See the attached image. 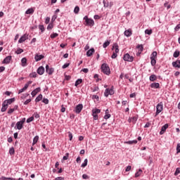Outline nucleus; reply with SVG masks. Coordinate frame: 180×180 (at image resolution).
<instances>
[{
	"label": "nucleus",
	"instance_id": "obj_30",
	"mask_svg": "<svg viewBox=\"0 0 180 180\" xmlns=\"http://www.w3.org/2000/svg\"><path fill=\"white\" fill-rule=\"evenodd\" d=\"M82 84V79H78L75 84V86H78L79 84Z\"/></svg>",
	"mask_w": 180,
	"mask_h": 180
},
{
	"label": "nucleus",
	"instance_id": "obj_41",
	"mask_svg": "<svg viewBox=\"0 0 180 180\" xmlns=\"http://www.w3.org/2000/svg\"><path fill=\"white\" fill-rule=\"evenodd\" d=\"M33 120H34V117H29L27 120V123H30L32 122H33Z\"/></svg>",
	"mask_w": 180,
	"mask_h": 180
},
{
	"label": "nucleus",
	"instance_id": "obj_1",
	"mask_svg": "<svg viewBox=\"0 0 180 180\" xmlns=\"http://www.w3.org/2000/svg\"><path fill=\"white\" fill-rule=\"evenodd\" d=\"M101 71L103 74H105V75H109L110 74V68H109L108 64L103 63L101 65Z\"/></svg>",
	"mask_w": 180,
	"mask_h": 180
},
{
	"label": "nucleus",
	"instance_id": "obj_14",
	"mask_svg": "<svg viewBox=\"0 0 180 180\" xmlns=\"http://www.w3.org/2000/svg\"><path fill=\"white\" fill-rule=\"evenodd\" d=\"M172 66L174 68H180V60H176L174 62H172Z\"/></svg>",
	"mask_w": 180,
	"mask_h": 180
},
{
	"label": "nucleus",
	"instance_id": "obj_22",
	"mask_svg": "<svg viewBox=\"0 0 180 180\" xmlns=\"http://www.w3.org/2000/svg\"><path fill=\"white\" fill-rule=\"evenodd\" d=\"M150 81H151V82H154V81H157L158 77L157 75H151L149 77Z\"/></svg>",
	"mask_w": 180,
	"mask_h": 180
},
{
	"label": "nucleus",
	"instance_id": "obj_49",
	"mask_svg": "<svg viewBox=\"0 0 180 180\" xmlns=\"http://www.w3.org/2000/svg\"><path fill=\"white\" fill-rule=\"evenodd\" d=\"M30 102H32V99L29 98L24 102V105H29V103H30Z\"/></svg>",
	"mask_w": 180,
	"mask_h": 180
},
{
	"label": "nucleus",
	"instance_id": "obj_40",
	"mask_svg": "<svg viewBox=\"0 0 180 180\" xmlns=\"http://www.w3.org/2000/svg\"><path fill=\"white\" fill-rule=\"evenodd\" d=\"M70 157V153H66L65 156H63V161H67V160Z\"/></svg>",
	"mask_w": 180,
	"mask_h": 180
},
{
	"label": "nucleus",
	"instance_id": "obj_20",
	"mask_svg": "<svg viewBox=\"0 0 180 180\" xmlns=\"http://www.w3.org/2000/svg\"><path fill=\"white\" fill-rule=\"evenodd\" d=\"M94 53H95V49L94 48H91L90 50L87 51L86 52L87 57H91V56H92Z\"/></svg>",
	"mask_w": 180,
	"mask_h": 180
},
{
	"label": "nucleus",
	"instance_id": "obj_64",
	"mask_svg": "<svg viewBox=\"0 0 180 180\" xmlns=\"http://www.w3.org/2000/svg\"><path fill=\"white\" fill-rule=\"evenodd\" d=\"M55 180H64V177H61V176L56 177V178L55 179Z\"/></svg>",
	"mask_w": 180,
	"mask_h": 180
},
{
	"label": "nucleus",
	"instance_id": "obj_26",
	"mask_svg": "<svg viewBox=\"0 0 180 180\" xmlns=\"http://www.w3.org/2000/svg\"><path fill=\"white\" fill-rule=\"evenodd\" d=\"M143 174V170L141 169H139L137 172L135 174V178H139Z\"/></svg>",
	"mask_w": 180,
	"mask_h": 180
},
{
	"label": "nucleus",
	"instance_id": "obj_12",
	"mask_svg": "<svg viewBox=\"0 0 180 180\" xmlns=\"http://www.w3.org/2000/svg\"><path fill=\"white\" fill-rule=\"evenodd\" d=\"M124 34L127 37H130V36H131L133 34V32L131 31V29H129V30H127L124 31Z\"/></svg>",
	"mask_w": 180,
	"mask_h": 180
},
{
	"label": "nucleus",
	"instance_id": "obj_25",
	"mask_svg": "<svg viewBox=\"0 0 180 180\" xmlns=\"http://www.w3.org/2000/svg\"><path fill=\"white\" fill-rule=\"evenodd\" d=\"M6 109H8V105L4 102H3L2 108L1 109V112H6Z\"/></svg>",
	"mask_w": 180,
	"mask_h": 180
},
{
	"label": "nucleus",
	"instance_id": "obj_44",
	"mask_svg": "<svg viewBox=\"0 0 180 180\" xmlns=\"http://www.w3.org/2000/svg\"><path fill=\"white\" fill-rule=\"evenodd\" d=\"M179 174H180V168H179V167H177V168L176 169L175 172H174L175 176H176Z\"/></svg>",
	"mask_w": 180,
	"mask_h": 180
},
{
	"label": "nucleus",
	"instance_id": "obj_9",
	"mask_svg": "<svg viewBox=\"0 0 180 180\" xmlns=\"http://www.w3.org/2000/svg\"><path fill=\"white\" fill-rule=\"evenodd\" d=\"M46 72L49 74V75H53V72H54V68H50L49 65H46Z\"/></svg>",
	"mask_w": 180,
	"mask_h": 180
},
{
	"label": "nucleus",
	"instance_id": "obj_39",
	"mask_svg": "<svg viewBox=\"0 0 180 180\" xmlns=\"http://www.w3.org/2000/svg\"><path fill=\"white\" fill-rule=\"evenodd\" d=\"M29 94H22V95H21V99H26V98H27V96H29Z\"/></svg>",
	"mask_w": 180,
	"mask_h": 180
},
{
	"label": "nucleus",
	"instance_id": "obj_57",
	"mask_svg": "<svg viewBox=\"0 0 180 180\" xmlns=\"http://www.w3.org/2000/svg\"><path fill=\"white\" fill-rule=\"evenodd\" d=\"M83 179H89V176L87 174L82 175Z\"/></svg>",
	"mask_w": 180,
	"mask_h": 180
},
{
	"label": "nucleus",
	"instance_id": "obj_16",
	"mask_svg": "<svg viewBox=\"0 0 180 180\" xmlns=\"http://www.w3.org/2000/svg\"><path fill=\"white\" fill-rule=\"evenodd\" d=\"M40 91H41L40 87H38V88L35 89L34 91H32L31 95L33 97H34V96H36V95H37V94H39V92H40Z\"/></svg>",
	"mask_w": 180,
	"mask_h": 180
},
{
	"label": "nucleus",
	"instance_id": "obj_56",
	"mask_svg": "<svg viewBox=\"0 0 180 180\" xmlns=\"http://www.w3.org/2000/svg\"><path fill=\"white\" fill-rule=\"evenodd\" d=\"M110 116V114H105V115L104 116V119H105V120H108V119H109Z\"/></svg>",
	"mask_w": 180,
	"mask_h": 180
},
{
	"label": "nucleus",
	"instance_id": "obj_27",
	"mask_svg": "<svg viewBox=\"0 0 180 180\" xmlns=\"http://www.w3.org/2000/svg\"><path fill=\"white\" fill-rule=\"evenodd\" d=\"M26 15H32V13H34V10L33 8H29L25 12Z\"/></svg>",
	"mask_w": 180,
	"mask_h": 180
},
{
	"label": "nucleus",
	"instance_id": "obj_42",
	"mask_svg": "<svg viewBox=\"0 0 180 180\" xmlns=\"http://www.w3.org/2000/svg\"><path fill=\"white\" fill-rule=\"evenodd\" d=\"M54 27V25L53 23H50L48 27H47V30H51V29H53Z\"/></svg>",
	"mask_w": 180,
	"mask_h": 180
},
{
	"label": "nucleus",
	"instance_id": "obj_50",
	"mask_svg": "<svg viewBox=\"0 0 180 180\" xmlns=\"http://www.w3.org/2000/svg\"><path fill=\"white\" fill-rule=\"evenodd\" d=\"M176 153H177V154H179V153H180V143H178V144H177V146H176Z\"/></svg>",
	"mask_w": 180,
	"mask_h": 180
},
{
	"label": "nucleus",
	"instance_id": "obj_55",
	"mask_svg": "<svg viewBox=\"0 0 180 180\" xmlns=\"http://www.w3.org/2000/svg\"><path fill=\"white\" fill-rule=\"evenodd\" d=\"M14 111H15V110H13V108H11L8 110V115H12V113H13Z\"/></svg>",
	"mask_w": 180,
	"mask_h": 180
},
{
	"label": "nucleus",
	"instance_id": "obj_24",
	"mask_svg": "<svg viewBox=\"0 0 180 180\" xmlns=\"http://www.w3.org/2000/svg\"><path fill=\"white\" fill-rule=\"evenodd\" d=\"M150 88H155V89H158V88H160V83H152L150 84Z\"/></svg>",
	"mask_w": 180,
	"mask_h": 180
},
{
	"label": "nucleus",
	"instance_id": "obj_54",
	"mask_svg": "<svg viewBox=\"0 0 180 180\" xmlns=\"http://www.w3.org/2000/svg\"><path fill=\"white\" fill-rule=\"evenodd\" d=\"M30 77L32 78H36V77H37V74L36 72L31 73Z\"/></svg>",
	"mask_w": 180,
	"mask_h": 180
},
{
	"label": "nucleus",
	"instance_id": "obj_8",
	"mask_svg": "<svg viewBox=\"0 0 180 180\" xmlns=\"http://www.w3.org/2000/svg\"><path fill=\"white\" fill-rule=\"evenodd\" d=\"M84 108V106L82 105V104H78L74 112H75V113L79 114L81 113V112L82 111V108Z\"/></svg>",
	"mask_w": 180,
	"mask_h": 180
},
{
	"label": "nucleus",
	"instance_id": "obj_28",
	"mask_svg": "<svg viewBox=\"0 0 180 180\" xmlns=\"http://www.w3.org/2000/svg\"><path fill=\"white\" fill-rule=\"evenodd\" d=\"M124 144H137V140L126 141L124 142Z\"/></svg>",
	"mask_w": 180,
	"mask_h": 180
},
{
	"label": "nucleus",
	"instance_id": "obj_5",
	"mask_svg": "<svg viewBox=\"0 0 180 180\" xmlns=\"http://www.w3.org/2000/svg\"><path fill=\"white\" fill-rule=\"evenodd\" d=\"M101 112V110L95 108L92 110V116L94 120H98V114Z\"/></svg>",
	"mask_w": 180,
	"mask_h": 180
},
{
	"label": "nucleus",
	"instance_id": "obj_38",
	"mask_svg": "<svg viewBox=\"0 0 180 180\" xmlns=\"http://www.w3.org/2000/svg\"><path fill=\"white\" fill-rule=\"evenodd\" d=\"M58 33H53L51 34L50 37L51 39H56V37H58Z\"/></svg>",
	"mask_w": 180,
	"mask_h": 180
},
{
	"label": "nucleus",
	"instance_id": "obj_62",
	"mask_svg": "<svg viewBox=\"0 0 180 180\" xmlns=\"http://www.w3.org/2000/svg\"><path fill=\"white\" fill-rule=\"evenodd\" d=\"M76 162H77V164H79V162H81V157H78L76 160Z\"/></svg>",
	"mask_w": 180,
	"mask_h": 180
},
{
	"label": "nucleus",
	"instance_id": "obj_7",
	"mask_svg": "<svg viewBox=\"0 0 180 180\" xmlns=\"http://www.w3.org/2000/svg\"><path fill=\"white\" fill-rule=\"evenodd\" d=\"M115 92L113 91V86L111 87V89H106L104 92V96L108 98L109 95H113Z\"/></svg>",
	"mask_w": 180,
	"mask_h": 180
},
{
	"label": "nucleus",
	"instance_id": "obj_47",
	"mask_svg": "<svg viewBox=\"0 0 180 180\" xmlns=\"http://www.w3.org/2000/svg\"><path fill=\"white\" fill-rule=\"evenodd\" d=\"M74 12L78 13L79 12V6H77L74 9Z\"/></svg>",
	"mask_w": 180,
	"mask_h": 180
},
{
	"label": "nucleus",
	"instance_id": "obj_31",
	"mask_svg": "<svg viewBox=\"0 0 180 180\" xmlns=\"http://www.w3.org/2000/svg\"><path fill=\"white\" fill-rule=\"evenodd\" d=\"M43 99V95L39 94L35 99V102H40Z\"/></svg>",
	"mask_w": 180,
	"mask_h": 180
},
{
	"label": "nucleus",
	"instance_id": "obj_17",
	"mask_svg": "<svg viewBox=\"0 0 180 180\" xmlns=\"http://www.w3.org/2000/svg\"><path fill=\"white\" fill-rule=\"evenodd\" d=\"M43 58H44V56L43 55L36 54L34 56L35 61H40V60H43Z\"/></svg>",
	"mask_w": 180,
	"mask_h": 180
},
{
	"label": "nucleus",
	"instance_id": "obj_21",
	"mask_svg": "<svg viewBox=\"0 0 180 180\" xmlns=\"http://www.w3.org/2000/svg\"><path fill=\"white\" fill-rule=\"evenodd\" d=\"M16 129H18V130H22V129H23V124H22L20 121L16 123Z\"/></svg>",
	"mask_w": 180,
	"mask_h": 180
},
{
	"label": "nucleus",
	"instance_id": "obj_59",
	"mask_svg": "<svg viewBox=\"0 0 180 180\" xmlns=\"http://www.w3.org/2000/svg\"><path fill=\"white\" fill-rule=\"evenodd\" d=\"M116 57H117V53L113 52L111 58H116Z\"/></svg>",
	"mask_w": 180,
	"mask_h": 180
},
{
	"label": "nucleus",
	"instance_id": "obj_10",
	"mask_svg": "<svg viewBox=\"0 0 180 180\" xmlns=\"http://www.w3.org/2000/svg\"><path fill=\"white\" fill-rule=\"evenodd\" d=\"M29 39V34H23L20 39L18 40V43H23L24 41H26Z\"/></svg>",
	"mask_w": 180,
	"mask_h": 180
},
{
	"label": "nucleus",
	"instance_id": "obj_48",
	"mask_svg": "<svg viewBox=\"0 0 180 180\" xmlns=\"http://www.w3.org/2000/svg\"><path fill=\"white\" fill-rule=\"evenodd\" d=\"M68 137L70 141H71L72 140V133H71L70 131L68 132Z\"/></svg>",
	"mask_w": 180,
	"mask_h": 180
},
{
	"label": "nucleus",
	"instance_id": "obj_58",
	"mask_svg": "<svg viewBox=\"0 0 180 180\" xmlns=\"http://www.w3.org/2000/svg\"><path fill=\"white\" fill-rule=\"evenodd\" d=\"M82 71L83 72H84L85 74H86V73L89 72V70L88 68H84V69L82 70Z\"/></svg>",
	"mask_w": 180,
	"mask_h": 180
},
{
	"label": "nucleus",
	"instance_id": "obj_15",
	"mask_svg": "<svg viewBox=\"0 0 180 180\" xmlns=\"http://www.w3.org/2000/svg\"><path fill=\"white\" fill-rule=\"evenodd\" d=\"M37 74L39 75H43L44 74V67L41 66L37 69Z\"/></svg>",
	"mask_w": 180,
	"mask_h": 180
},
{
	"label": "nucleus",
	"instance_id": "obj_43",
	"mask_svg": "<svg viewBox=\"0 0 180 180\" xmlns=\"http://www.w3.org/2000/svg\"><path fill=\"white\" fill-rule=\"evenodd\" d=\"M146 34H153V30H145Z\"/></svg>",
	"mask_w": 180,
	"mask_h": 180
},
{
	"label": "nucleus",
	"instance_id": "obj_6",
	"mask_svg": "<svg viewBox=\"0 0 180 180\" xmlns=\"http://www.w3.org/2000/svg\"><path fill=\"white\" fill-rule=\"evenodd\" d=\"M124 61H129V63L133 62L134 58L131 56L130 54L126 53L123 57Z\"/></svg>",
	"mask_w": 180,
	"mask_h": 180
},
{
	"label": "nucleus",
	"instance_id": "obj_33",
	"mask_svg": "<svg viewBox=\"0 0 180 180\" xmlns=\"http://www.w3.org/2000/svg\"><path fill=\"white\" fill-rule=\"evenodd\" d=\"M88 165V159H85L84 163L82 165V168H85Z\"/></svg>",
	"mask_w": 180,
	"mask_h": 180
},
{
	"label": "nucleus",
	"instance_id": "obj_4",
	"mask_svg": "<svg viewBox=\"0 0 180 180\" xmlns=\"http://www.w3.org/2000/svg\"><path fill=\"white\" fill-rule=\"evenodd\" d=\"M84 20H85L86 26H94L95 25V22H94V20L89 18L86 15L84 17Z\"/></svg>",
	"mask_w": 180,
	"mask_h": 180
},
{
	"label": "nucleus",
	"instance_id": "obj_60",
	"mask_svg": "<svg viewBox=\"0 0 180 180\" xmlns=\"http://www.w3.org/2000/svg\"><path fill=\"white\" fill-rule=\"evenodd\" d=\"M179 29H180V23L176 26V27L174 28V30H175L176 32H178V31L179 30Z\"/></svg>",
	"mask_w": 180,
	"mask_h": 180
},
{
	"label": "nucleus",
	"instance_id": "obj_46",
	"mask_svg": "<svg viewBox=\"0 0 180 180\" xmlns=\"http://www.w3.org/2000/svg\"><path fill=\"white\" fill-rule=\"evenodd\" d=\"M33 117H35V119H39L40 118V115L37 112H34L33 115Z\"/></svg>",
	"mask_w": 180,
	"mask_h": 180
},
{
	"label": "nucleus",
	"instance_id": "obj_34",
	"mask_svg": "<svg viewBox=\"0 0 180 180\" xmlns=\"http://www.w3.org/2000/svg\"><path fill=\"white\" fill-rule=\"evenodd\" d=\"M173 56L174 57V58H178V57H179V51H176L174 53Z\"/></svg>",
	"mask_w": 180,
	"mask_h": 180
},
{
	"label": "nucleus",
	"instance_id": "obj_53",
	"mask_svg": "<svg viewBox=\"0 0 180 180\" xmlns=\"http://www.w3.org/2000/svg\"><path fill=\"white\" fill-rule=\"evenodd\" d=\"M46 25H49L50 23V17H47L45 20Z\"/></svg>",
	"mask_w": 180,
	"mask_h": 180
},
{
	"label": "nucleus",
	"instance_id": "obj_13",
	"mask_svg": "<svg viewBox=\"0 0 180 180\" xmlns=\"http://www.w3.org/2000/svg\"><path fill=\"white\" fill-rule=\"evenodd\" d=\"M13 102H15V98H9L4 101V103H6L7 106L8 105H11V103H13Z\"/></svg>",
	"mask_w": 180,
	"mask_h": 180
},
{
	"label": "nucleus",
	"instance_id": "obj_36",
	"mask_svg": "<svg viewBox=\"0 0 180 180\" xmlns=\"http://www.w3.org/2000/svg\"><path fill=\"white\" fill-rule=\"evenodd\" d=\"M110 44V42L109 41H106L103 44V49H106V47H108V46H109Z\"/></svg>",
	"mask_w": 180,
	"mask_h": 180
},
{
	"label": "nucleus",
	"instance_id": "obj_2",
	"mask_svg": "<svg viewBox=\"0 0 180 180\" xmlns=\"http://www.w3.org/2000/svg\"><path fill=\"white\" fill-rule=\"evenodd\" d=\"M150 64L153 67L157 64V51H153L150 55Z\"/></svg>",
	"mask_w": 180,
	"mask_h": 180
},
{
	"label": "nucleus",
	"instance_id": "obj_29",
	"mask_svg": "<svg viewBox=\"0 0 180 180\" xmlns=\"http://www.w3.org/2000/svg\"><path fill=\"white\" fill-rule=\"evenodd\" d=\"M26 89H27V84H25V86L18 91V94H22V92H25Z\"/></svg>",
	"mask_w": 180,
	"mask_h": 180
},
{
	"label": "nucleus",
	"instance_id": "obj_3",
	"mask_svg": "<svg viewBox=\"0 0 180 180\" xmlns=\"http://www.w3.org/2000/svg\"><path fill=\"white\" fill-rule=\"evenodd\" d=\"M163 110H164V103H162V102H160L156 105V112L155 116V117L158 116V115H160V113H161Z\"/></svg>",
	"mask_w": 180,
	"mask_h": 180
},
{
	"label": "nucleus",
	"instance_id": "obj_23",
	"mask_svg": "<svg viewBox=\"0 0 180 180\" xmlns=\"http://www.w3.org/2000/svg\"><path fill=\"white\" fill-rule=\"evenodd\" d=\"M21 63L22 67H26V65H27V59L26 58H22Z\"/></svg>",
	"mask_w": 180,
	"mask_h": 180
},
{
	"label": "nucleus",
	"instance_id": "obj_63",
	"mask_svg": "<svg viewBox=\"0 0 180 180\" xmlns=\"http://www.w3.org/2000/svg\"><path fill=\"white\" fill-rule=\"evenodd\" d=\"M56 19H57V15H53L52 19H51L52 22H54L56 20Z\"/></svg>",
	"mask_w": 180,
	"mask_h": 180
},
{
	"label": "nucleus",
	"instance_id": "obj_51",
	"mask_svg": "<svg viewBox=\"0 0 180 180\" xmlns=\"http://www.w3.org/2000/svg\"><path fill=\"white\" fill-rule=\"evenodd\" d=\"M42 102L45 103V105H49V99L47 98H44Z\"/></svg>",
	"mask_w": 180,
	"mask_h": 180
},
{
	"label": "nucleus",
	"instance_id": "obj_35",
	"mask_svg": "<svg viewBox=\"0 0 180 180\" xmlns=\"http://www.w3.org/2000/svg\"><path fill=\"white\" fill-rule=\"evenodd\" d=\"M39 30H41V33H43V32H44V30H46V29L44 28V25H39Z\"/></svg>",
	"mask_w": 180,
	"mask_h": 180
},
{
	"label": "nucleus",
	"instance_id": "obj_61",
	"mask_svg": "<svg viewBox=\"0 0 180 180\" xmlns=\"http://www.w3.org/2000/svg\"><path fill=\"white\" fill-rule=\"evenodd\" d=\"M68 67H70V63H65L63 65V68H67Z\"/></svg>",
	"mask_w": 180,
	"mask_h": 180
},
{
	"label": "nucleus",
	"instance_id": "obj_11",
	"mask_svg": "<svg viewBox=\"0 0 180 180\" xmlns=\"http://www.w3.org/2000/svg\"><path fill=\"white\" fill-rule=\"evenodd\" d=\"M11 60H12V56H8L4 58L2 63L3 64H9V63H11Z\"/></svg>",
	"mask_w": 180,
	"mask_h": 180
},
{
	"label": "nucleus",
	"instance_id": "obj_32",
	"mask_svg": "<svg viewBox=\"0 0 180 180\" xmlns=\"http://www.w3.org/2000/svg\"><path fill=\"white\" fill-rule=\"evenodd\" d=\"M37 141H39V136H34V138L33 139L32 146H34V144H36L37 143Z\"/></svg>",
	"mask_w": 180,
	"mask_h": 180
},
{
	"label": "nucleus",
	"instance_id": "obj_18",
	"mask_svg": "<svg viewBox=\"0 0 180 180\" xmlns=\"http://www.w3.org/2000/svg\"><path fill=\"white\" fill-rule=\"evenodd\" d=\"M168 128V124H165L164 126L162 127L161 131L160 132V134H164L165 133V131Z\"/></svg>",
	"mask_w": 180,
	"mask_h": 180
},
{
	"label": "nucleus",
	"instance_id": "obj_52",
	"mask_svg": "<svg viewBox=\"0 0 180 180\" xmlns=\"http://www.w3.org/2000/svg\"><path fill=\"white\" fill-rule=\"evenodd\" d=\"M137 49H139L141 53V51H143V50H144V48L143 47V45H139L137 46Z\"/></svg>",
	"mask_w": 180,
	"mask_h": 180
},
{
	"label": "nucleus",
	"instance_id": "obj_45",
	"mask_svg": "<svg viewBox=\"0 0 180 180\" xmlns=\"http://www.w3.org/2000/svg\"><path fill=\"white\" fill-rule=\"evenodd\" d=\"M16 54H22V53H23V49H17V51H15Z\"/></svg>",
	"mask_w": 180,
	"mask_h": 180
},
{
	"label": "nucleus",
	"instance_id": "obj_37",
	"mask_svg": "<svg viewBox=\"0 0 180 180\" xmlns=\"http://www.w3.org/2000/svg\"><path fill=\"white\" fill-rule=\"evenodd\" d=\"M9 154L10 155H13V154H15V148H11L9 150Z\"/></svg>",
	"mask_w": 180,
	"mask_h": 180
},
{
	"label": "nucleus",
	"instance_id": "obj_19",
	"mask_svg": "<svg viewBox=\"0 0 180 180\" xmlns=\"http://www.w3.org/2000/svg\"><path fill=\"white\" fill-rule=\"evenodd\" d=\"M112 50H115L113 53H115V54H117V53H119V45H117V44H114Z\"/></svg>",
	"mask_w": 180,
	"mask_h": 180
}]
</instances>
